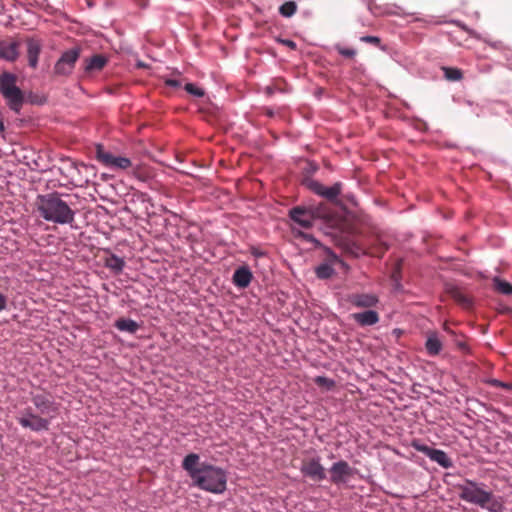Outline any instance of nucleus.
Listing matches in <instances>:
<instances>
[{
    "mask_svg": "<svg viewBox=\"0 0 512 512\" xmlns=\"http://www.w3.org/2000/svg\"><path fill=\"white\" fill-rule=\"evenodd\" d=\"M182 468L188 473L193 486L201 490L222 494L227 489V472L221 467L200 462V457L196 453L185 456Z\"/></svg>",
    "mask_w": 512,
    "mask_h": 512,
    "instance_id": "obj_1",
    "label": "nucleus"
},
{
    "mask_svg": "<svg viewBox=\"0 0 512 512\" xmlns=\"http://www.w3.org/2000/svg\"><path fill=\"white\" fill-rule=\"evenodd\" d=\"M17 80L18 76L12 72L3 71L0 74V94L11 111L19 114L25 103L40 106L47 102L44 95L32 91L25 92L20 89L17 86Z\"/></svg>",
    "mask_w": 512,
    "mask_h": 512,
    "instance_id": "obj_2",
    "label": "nucleus"
},
{
    "mask_svg": "<svg viewBox=\"0 0 512 512\" xmlns=\"http://www.w3.org/2000/svg\"><path fill=\"white\" fill-rule=\"evenodd\" d=\"M37 207L40 215L46 221L61 225L71 224L74 221L75 211L58 192L38 195Z\"/></svg>",
    "mask_w": 512,
    "mask_h": 512,
    "instance_id": "obj_3",
    "label": "nucleus"
},
{
    "mask_svg": "<svg viewBox=\"0 0 512 512\" xmlns=\"http://www.w3.org/2000/svg\"><path fill=\"white\" fill-rule=\"evenodd\" d=\"M457 490L461 500L478 505L490 512H499L502 508L501 502L493 492L482 489L475 481L466 479L464 484L457 486Z\"/></svg>",
    "mask_w": 512,
    "mask_h": 512,
    "instance_id": "obj_4",
    "label": "nucleus"
},
{
    "mask_svg": "<svg viewBox=\"0 0 512 512\" xmlns=\"http://www.w3.org/2000/svg\"><path fill=\"white\" fill-rule=\"evenodd\" d=\"M53 417L54 415L42 417L39 413H34L31 407H27L21 411L20 415L17 417V422L25 429H29L33 432H42L49 430Z\"/></svg>",
    "mask_w": 512,
    "mask_h": 512,
    "instance_id": "obj_5",
    "label": "nucleus"
},
{
    "mask_svg": "<svg viewBox=\"0 0 512 512\" xmlns=\"http://www.w3.org/2000/svg\"><path fill=\"white\" fill-rule=\"evenodd\" d=\"M330 474V482L336 486L344 485L354 477L356 469L351 467L348 462L344 460L337 461L331 465L328 470Z\"/></svg>",
    "mask_w": 512,
    "mask_h": 512,
    "instance_id": "obj_6",
    "label": "nucleus"
},
{
    "mask_svg": "<svg viewBox=\"0 0 512 512\" xmlns=\"http://www.w3.org/2000/svg\"><path fill=\"white\" fill-rule=\"evenodd\" d=\"M80 53V47H73L64 51L54 65V73L61 76L70 75L80 57Z\"/></svg>",
    "mask_w": 512,
    "mask_h": 512,
    "instance_id": "obj_7",
    "label": "nucleus"
},
{
    "mask_svg": "<svg viewBox=\"0 0 512 512\" xmlns=\"http://www.w3.org/2000/svg\"><path fill=\"white\" fill-rule=\"evenodd\" d=\"M301 473L313 481L320 482L326 479V470L319 457L304 459L300 467Z\"/></svg>",
    "mask_w": 512,
    "mask_h": 512,
    "instance_id": "obj_8",
    "label": "nucleus"
},
{
    "mask_svg": "<svg viewBox=\"0 0 512 512\" xmlns=\"http://www.w3.org/2000/svg\"><path fill=\"white\" fill-rule=\"evenodd\" d=\"M30 396L33 405L41 416L50 415L51 413L55 415L58 413L59 405L53 400L51 395L30 392Z\"/></svg>",
    "mask_w": 512,
    "mask_h": 512,
    "instance_id": "obj_9",
    "label": "nucleus"
},
{
    "mask_svg": "<svg viewBox=\"0 0 512 512\" xmlns=\"http://www.w3.org/2000/svg\"><path fill=\"white\" fill-rule=\"evenodd\" d=\"M289 217L291 220L304 229H309L313 226L314 220L317 217V213L312 208H306L303 206H296L290 209Z\"/></svg>",
    "mask_w": 512,
    "mask_h": 512,
    "instance_id": "obj_10",
    "label": "nucleus"
},
{
    "mask_svg": "<svg viewBox=\"0 0 512 512\" xmlns=\"http://www.w3.org/2000/svg\"><path fill=\"white\" fill-rule=\"evenodd\" d=\"M414 447L417 451L422 452L427 457H429L430 460L438 463L443 468L448 469L453 466L452 460L443 450L434 449L427 445H414Z\"/></svg>",
    "mask_w": 512,
    "mask_h": 512,
    "instance_id": "obj_11",
    "label": "nucleus"
},
{
    "mask_svg": "<svg viewBox=\"0 0 512 512\" xmlns=\"http://www.w3.org/2000/svg\"><path fill=\"white\" fill-rule=\"evenodd\" d=\"M347 301L357 308L370 309L378 304L379 298L373 293H353L348 295Z\"/></svg>",
    "mask_w": 512,
    "mask_h": 512,
    "instance_id": "obj_12",
    "label": "nucleus"
},
{
    "mask_svg": "<svg viewBox=\"0 0 512 512\" xmlns=\"http://www.w3.org/2000/svg\"><path fill=\"white\" fill-rule=\"evenodd\" d=\"M327 260H328L327 262L320 264L315 269L316 276L319 279L331 278L335 272L334 268H333V264L341 263V260L339 259V257L330 250H328V259Z\"/></svg>",
    "mask_w": 512,
    "mask_h": 512,
    "instance_id": "obj_13",
    "label": "nucleus"
},
{
    "mask_svg": "<svg viewBox=\"0 0 512 512\" xmlns=\"http://www.w3.org/2000/svg\"><path fill=\"white\" fill-rule=\"evenodd\" d=\"M19 43L17 41L0 40V58L14 62L19 56Z\"/></svg>",
    "mask_w": 512,
    "mask_h": 512,
    "instance_id": "obj_14",
    "label": "nucleus"
},
{
    "mask_svg": "<svg viewBox=\"0 0 512 512\" xmlns=\"http://www.w3.org/2000/svg\"><path fill=\"white\" fill-rule=\"evenodd\" d=\"M26 46L28 64L31 68H36L38 65V57L42 49V44L40 40L33 37H28L26 39Z\"/></svg>",
    "mask_w": 512,
    "mask_h": 512,
    "instance_id": "obj_15",
    "label": "nucleus"
},
{
    "mask_svg": "<svg viewBox=\"0 0 512 512\" xmlns=\"http://www.w3.org/2000/svg\"><path fill=\"white\" fill-rule=\"evenodd\" d=\"M353 320L362 327L372 326L379 322L378 312L368 309L364 312L354 313L351 315Z\"/></svg>",
    "mask_w": 512,
    "mask_h": 512,
    "instance_id": "obj_16",
    "label": "nucleus"
},
{
    "mask_svg": "<svg viewBox=\"0 0 512 512\" xmlns=\"http://www.w3.org/2000/svg\"><path fill=\"white\" fill-rule=\"evenodd\" d=\"M313 191L321 196H324L328 200H334L338 197L341 192V184L335 183L331 187H325L318 182H313L311 185Z\"/></svg>",
    "mask_w": 512,
    "mask_h": 512,
    "instance_id": "obj_17",
    "label": "nucleus"
},
{
    "mask_svg": "<svg viewBox=\"0 0 512 512\" xmlns=\"http://www.w3.org/2000/svg\"><path fill=\"white\" fill-rule=\"evenodd\" d=\"M253 275L248 267L242 266L238 268L233 274V283L239 288H246L249 286Z\"/></svg>",
    "mask_w": 512,
    "mask_h": 512,
    "instance_id": "obj_18",
    "label": "nucleus"
},
{
    "mask_svg": "<svg viewBox=\"0 0 512 512\" xmlns=\"http://www.w3.org/2000/svg\"><path fill=\"white\" fill-rule=\"evenodd\" d=\"M130 204H132L133 207H130L129 213L133 214L136 218H141L142 214L147 213L148 203L142 199V195L133 193V198L130 199Z\"/></svg>",
    "mask_w": 512,
    "mask_h": 512,
    "instance_id": "obj_19",
    "label": "nucleus"
},
{
    "mask_svg": "<svg viewBox=\"0 0 512 512\" xmlns=\"http://www.w3.org/2000/svg\"><path fill=\"white\" fill-rule=\"evenodd\" d=\"M106 63H107V58L104 57L103 55H100V54L93 55L91 58L85 59L84 71L86 73L100 71L101 69H103V67L106 65Z\"/></svg>",
    "mask_w": 512,
    "mask_h": 512,
    "instance_id": "obj_20",
    "label": "nucleus"
},
{
    "mask_svg": "<svg viewBox=\"0 0 512 512\" xmlns=\"http://www.w3.org/2000/svg\"><path fill=\"white\" fill-rule=\"evenodd\" d=\"M124 257H119L116 254H110L105 259V266L110 269L113 273L119 274L125 267Z\"/></svg>",
    "mask_w": 512,
    "mask_h": 512,
    "instance_id": "obj_21",
    "label": "nucleus"
},
{
    "mask_svg": "<svg viewBox=\"0 0 512 512\" xmlns=\"http://www.w3.org/2000/svg\"><path fill=\"white\" fill-rule=\"evenodd\" d=\"M425 348L430 356H436L441 352L442 342L436 333L429 334L425 343Z\"/></svg>",
    "mask_w": 512,
    "mask_h": 512,
    "instance_id": "obj_22",
    "label": "nucleus"
},
{
    "mask_svg": "<svg viewBox=\"0 0 512 512\" xmlns=\"http://www.w3.org/2000/svg\"><path fill=\"white\" fill-rule=\"evenodd\" d=\"M95 156L96 159L106 167H109L110 163H112V160H114L115 157L112 153L106 151L104 146L101 144L96 145Z\"/></svg>",
    "mask_w": 512,
    "mask_h": 512,
    "instance_id": "obj_23",
    "label": "nucleus"
},
{
    "mask_svg": "<svg viewBox=\"0 0 512 512\" xmlns=\"http://www.w3.org/2000/svg\"><path fill=\"white\" fill-rule=\"evenodd\" d=\"M444 76L448 81H460L463 78V72L455 67H442Z\"/></svg>",
    "mask_w": 512,
    "mask_h": 512,
    "instance_id": "obj_24",
    "label": "nucleus"
},
{
    "mask_svg": "<svg viewBox=\"0 0 512 512\" xmlns=\"http://www.w3.org/2000/svg\"><path fill=\"white\" fill-rule=\"evenodd\" d=\"M297 11V4L294 1H287L279 8V13L284 17H291Z\"/></svg>",
    "mask_w": 512,
    "mask_h": 512,
    "instance_id": "obj_25",
    "label": "nucleus"
},
{
    "mask_svg": "<svg viewBox=\"0 0 512 512\" xmlns=\"http://www.w3.org/2000/svg\"><path fill=\"white\" fill-rule=\"evenodd\" d=\"M494 284H495L496 289L499 292L506 294V295L512 294V284H510L509 282L501 280L499 278H495Z\"/></svg>",
    "mask_w": 512,
    "mask_h": 512,
    "instance_id": "obj_26",
    "label": "nucleus"
},
{
    "mask_svg": "<svg viewBox=\"0 0 512 512\" xmlns=\"http://www.w3.org/2000/svg\"><path fill=\"white\" fill-rule=\"evenodd\" d=\"M451 295L455 299V301L462 304L464 307H470L471 300L466 295H464L459 289H452Z\"/></svg>",
    "mask_w": 512,
    "mask_h": 512,
    "instance_id": "obj_27",
    "label": "nucleus"
},
{
    "mask_svg": "<svg viewBox=\"0 0 512 512\" xmlns=\"http://www.w3.org/2000/svg\"><path fill=\"white\" fill-rule=\"evenodd\" d=\"M133 176L137 178L139 181L144 182L152 176V172L146 166L138 167L133 171Z\"/></svg>",
    "mask_w": 512,
    "mask_h": 512,
    "instance_id": "obj_28",
    "label": "nucleus"
},
{
    "mask_svg": "<svg viewBox=\"0 0 512 512\" xmlns=\"http://www.w3.org/2000/svg\"><path fill=\"white\" fill-rule=\"evenodd\" d=\"M314 383L319 387L325 388L326 390H332L335 387V381L324 376L315 377Z\"/></svg>",
    "mask_w": 512,
    "mask_h": 512,
    "instance_id": "obj_29",
    "label": "nucleus"
},
{
    "mask_svg": "<svg viewBox=\"0 0 512 512\" xmlns=\"http://www.w3.org/2000/svg\"><path fill=\"white\" fill-rule=\"evenodd\" d=\"M109 168L111 169H126L128 168V158L126 157H114L112 163H110Z\"/></svg>",
    "mask_w": 512,
    "mask_h": 512,
    "instance_id": "obj_30",
    "label": "nucleus"
},
{
    "mask_svg": "<svg viewBox=\"0 0 512 512\" xmlns=\"http://www.w3.org/2000/svg\"><path fill=\"white\" fill-rule=\"evenodd\" d=\"M184 89L189 94H191V95H193L195 97H203L205 95V91L202 88L197 87L193 83H186L185 86H184Z\"/></svg>",
    "mask_w": 512,
    "mask_h": 512,
    "instance_id": "obj_31",
    "label": "nucleus"
},
{
    "mask_svg": "<svg viewBox=\"0 0 512 512\" xmlns=\"http://www.w3.org/2000/svg\"><path fill=\"white\" fill-rule=\"evenodd\" d=\"M337 51L344 57L353 58L356 55V50L352 48L337 47Z\"/></svg>",
    "mask_w": 512,
    "mask_h": 512,
    "instance_id": "obj_32",
    "label": "nucleus"
},
{
    "mask_svg": "<svg viewBox=\"0 0 512 512\" xmlns=\"http://www.w3.org/2000/svg\"><path fill=\"white\" fill-rule=\"evenodd\" d=\"M345 249H346L348 252H350V253L354 254L355 256H358L359 254H361V253H363V252H364V251H363V249H362V248H360V247H359L358 245H356L355 243H351V244H349V243H348V244L345 246Z\"/></svg>",
    "mask_w": 512,
    "mask_h": 512,
    "instance_id": "obj_33",
    "label": "nucleus"
},
{
    "mask_svg": "<svg viewBox=\"0 0 512 512\" xmlns=\"http://www.w3.org/2000/svg\"><path fill=\"white\" fill-rule=\"evenodd\" d=\"M115 327L121 331H128V318H120L115 322Z\"/></svg>",
    "mask_w": 512,
    "mask_h": 512,
    "instance_id": "obj_34",
    "label": "nucleus"
},
{
    "mask_svg": "<svg viewBox=\"0 0 512 512\" xmlns=\"http://www.w3.org/2000/svg\"><path fill=\"white\" fill-rule=\"evenodd\" d=\"M362 42H365V43H370V44H374V45H379L380 44V39L376 36H363L361 37L360 39Z\"/></svg>",
    "mask_w": 512,
    "mask_h": 512,
    "instance_id": "obj_35",
    "label": "nucleus"
},
{
    "mask_svg": "<svg viewBox=\"0 0 512 512\" xmlns=\"http://www.w3.org/2000/svg\"><path fill=\"white\" fill-rule=\"evenodd\" d=\"M165 84L170 87L178 88L181 86V82L176 79H167L165 80Z\"/></svg>",
    "mask_w": 512,
    "mask_h": 512,
    "instance_id": "obj_36",
    "label": "nucleus"
},
{
    "mask_svg": "<svg viewBox=\"0 0 512 512\" xmlns=\"http://www.w3.org/2000/svg\"><path fill=\"white\" fill-rule=\"evenodd\" d=\"M7 304V298L5 295L0 293V311L4 310L6 308Z\"/></svg>",
    "mask_w": 512,
    "mask_h": 512,
    "instance_id": "obj_37",
    "label": "nucleus"
},
{
    "mask_svg": "<svg viewBox=\"0 0 512 512\" xmlns=\"http://www.w3.org/2000/svg\"><path fill=\"white\" fill-rule=\"evenodd\" d=\"M457 346H458L462 351H464V352H468V351H469V349H468V345H467V343H466V342H464V341H458V342H457Z\"/></svg>",
    "mask_w": 512,
    "mask_h": 512,
    "instance_id": "obj_38",
    "label": "nucleus"
},
{
    "mask_svg": "<svg viewBox=\"0 0 512 512\" xmlns=\"http://www.w3.org/2000/svg\"><path fill=\"white\" fill-rule=\"evenodd\" d=\"M283 43L286 46L290 47L291 49H295L296 48V44L292 40H284Z\"/></svg>",
    "mask_w": 512,
    "mask_h": 512,
    "instance_id": "obj_39",
    "label": "nucleus"
},
{
    "mask_svg": "<svg viewBox=\"0 0 512 512\" xmlns=\"http://www.w3.org/2000/svg\"><path fill=\"white\" fill-rule=\"evenodd\" d=\"M138 328V325L136 322L130 320V333H134Z\"/></svg>",
    "mask_w": 512,
    "mask_h": 512,
    "instance_id": "obj_40",
    "label": "nucleus"
},
{
    "mask_svg": "<svg viewBox=\"0 0 512 512\" xmlns=\"http://www.w3.org/2000/svg\"><path fill=\"white\" fill-rule=\"evenodd\" d=\"M5 124L3 118H0V134H3L5 132Z\"/></svg>",
    "mask_w": 512,
    "mask_h": 512,
    "instance_id": "obj_41",
    "label": "nucleus"
},
{
    "mask_svg": "<svg viewBox=\"0 0 512 512\" xmlns=\"http://www.w3.org/2000/svg\"><path fill=\"white\" fill-rule=\"evenodd\" d=\"M489 45H490L491 47H493V48L498 49V48H500V47H501L502 43H501V42H499V41H498V42H493V43L489 42Z\"/></svg>",
    "mask_w": 512,
    "mask_h": 512,
    "instance_id": "obj_42",
    "label": "nucleus"
},
{
    "mask_svg": "<svg viewBox=\"0 0 512 512\" xmlns=\"http://www.w3.org/2000/svg\"><path fill=\"white\" fill-rule=\"evenodd\" d=\"M300 235L302 237H304L305 239H307L308 241H314V237L312 235H308V234H304V233H301Z\"/></svg>",
    "mask_w": 512,
    "mask_h": 512,
    "instance_id": "obj_43",
    "label": "nucleus"
},
{
    "mask_svg": "<svg viewBox=\"0 0 512 512\" xmlns=\"http://www.w3.org/2000/svg\"><path fill=\"white\" fill-rule=\"evenodd\" d=\"M68 164H69V169H70V170H74V169H76V166H75V163H74V162H70V161H69V162H68Z\"/></svg>",
    "mask_w": 512,
    "mask_h": 512,
    "instance_id": "obj_44",
    "label": "nucleus"
},
{
    "mask_svg": "<svg viewBox=\"0 0 512 512\" xmlns=\"http://www.w3.org/2000/svg\"><path fill=\"white\" fill-rule=\"evenodd\" d=\"M495 382L497 383L498 386H501V387H505L506 386L505 384H503V383H501L499 381H495Z\"/></svg>",
    "mask_w": 512,
    "mask_h": 512,
    "instance_id": "obj_45",
    "label": "nucleus"
},
{
    "mask_svg": "<svg viewBox=\"0 0 512 512\" xmlns=\"http://www.w3.org/2000/svg\"><path fill=\"white\" fill-rule=\"evenodd\" d=\"M458 25H459L462 29H464V30L468 31V29L466 28V26H465V25H462V24H459V23H458Z\"/></svg>",
    "mask_w": 512,
    "mask_h": 512,
    "instance_id": "obj_46",
    "label": "nucleus"
},
{
    "mask_svg": "<svg viewBox=\"0 0 512 512\" xmlns=\"http://www.w3.org/2000/svg\"><path fill=\"white\" fill-rule=\"evenodd\" d=\"M137 67H145V65L142 62H138Z\"/></svg>",
    "mask_w": 512,
    "mask_h": 512,
    "instance_id": "obj_47",
    "label": "nucleus"
},
{
    "mask_svg": "<svg viewBox=\"0 0 512 512\" xmlns=\"http://www.w3.org/2000/svg\"><path fill=\"white\" fill-rule=\"evenodd\" d=\"M59 170H60L61 174H64V171L62 168H59Z\"/></svg>",
    "mask_w": 512,
    "mask_h": 512,
    "instance_id": "obj_48",
    "label": "nucleus"
}]
</instances>
